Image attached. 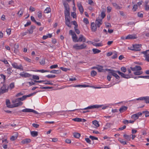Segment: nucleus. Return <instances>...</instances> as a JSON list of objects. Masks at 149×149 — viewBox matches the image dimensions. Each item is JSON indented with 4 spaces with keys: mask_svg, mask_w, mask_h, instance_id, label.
Wrapping results in <instances>:
<instances>
[{
    "mask_svg": "<svg viewBox=\"0 0 149 149\" xmlns=\"http://www.w3.org/2000/svg\"><path fill=\"white\" fill-rule=\"evenodd\" d=\"M37 92H36L27 95H24L21 97L17 98L16 100H17V101H19L17 103L18 104V107L19 106H21L23 104V103L21 102V101H22L25 100L27 97H30L31 96L36 94Z\"/></svg>",
    "mask_w": 149,
    "mask_h": 149,
    "instance_id": "1",
    "label": "nucleus"
},
{
    "mask_svg": "<svg viewBox=\"0 0 149 149\" xmlns=\"http://www.w3.org/2000/svg\"><path fill=\"white\" fill-rule=\"evenodd\" d=\"M98 105H97V104H95L86 107L85 108L83 109H79L81 110H85L87 109H98V107H99ZM79 109H76L72 110H69L68 111H74L76 110H78Z\"/></svg>",
    "mask_w": 149,
    "mask_h": 149,
    "instance_id": "2",
    "label": "nucleus"
},
{
    "mask_svg": "<svg viewBox=\"0 0 149 149\" xmlns=\"http://www.w3.org/2000/svg\"><path fill=\"white\" fill-rule=\"evenodd\" d=\"M86 47V45L85 43H83L81 45H79L78 44H76L74 45L73 46V48L76 50H80L85 48Z\"/></svg>",
    "mask_w": 149,
    "mask_h": 149,
    "instance_id": "3",
    "label": "nucleus"
},
{
    "mask_svg": "<svg viewBox=\"0 0 149 149\" xmlns=\"http://www.w3.org/2000/svg\"><path fill=\"white\" fill-rule=\"evenodd\" d=\"M136 100L144 101L146 103L149 104V96L140 97L132 100L134 102H136Z\"/></svg>",
    "mask_w": 149,
    "mask_h": 149,
    "instance_id": "4",
    "label": "nucleus"
},
{
    "mask_svg": "<svg viewBox=\"0 0 149 149\" xmlns=\"http://www.w3.org/2000/svg\"><path fill=\"white\" fill-rule=\"evenodd\" d=\"M63 5L65 9L64 11L65 17H70V8L68 4L67 3H64Z\"/></svg>",
    "mask_w": 149,
    "mask_h": 149,
    "instance_id": "5",
    "label": "nucleus"
},
{
    "mask_svg": "<svg viewBox=\"0 0 149 149\" xmlns=\"http://www.w3.org/2000/svg\"><path fill=\"white\" fill-rule=\"evenodd\" d=\"M8 86L4 84L0 88V94H2L8 92Z\"/></svg>",
    "mask_w": 149,
    "mask_h": 149,
    "instance_id": "6",
    "label": "nucleus"
},
{
    "mask_svg": "<svg viewBox=\"0 0 149 149\" xmlns=\"http://www.w3.org/2000/svg\"><path fill=\"white\" fill-rule=\"evenodd\" d=\"M13 67L15 69L19 70L20 71L23 70V68L21 64L18 65V64L15 62H13L11 63Z\"/></svg>",
    "mask_w": 149,
    "mask_h": 149,
    "instance_id": "7",
    "label": "nucleus"
},
{
    "mask_svg": "<svg viewBox=\"0 0 149 149\" xmlns=\"http://www.w3.org/2000/svg\"><path fill=\"white\" fill-rule=\"evenodd\" d=\"M117 72L120 75L121 77L125 79H129L131 77H133L132 74H125L123 73L120 72L119 71H117Z\"/></svg>",
    "mask_w": 149,
    "mask_h": 149,
    "instance_id": "8",
    "label": "nucleus"
},
{
    "mask_svg": "<svg viewBox=\"0 0 149 149\" xmlns=\"http://www.w3.org/2000/svg\"><path fill=\"white\" fill-rule=\"evenodd\" d=\"M70 34L71 35L72 39L74 42H77L78 40L77 37L75 33L72 30H70L69 31Z\"/></svg>",
    "mask_w": 149,
    "mask_h": 149,
    "instance_id": "9",
    "label": "nucleus"
},
{
    "mask_svg": "<svg viewBox=\"0 0 149 149\" xmlns=\"http://www.w3.org/2000/svg\"><path fill=\"white\" fill-rule=\"evenodd\" d=\"M141 53L143 54V56L145 58V60L149 62V50H148L143 52Z\"/></svg>",
    "mask_w": 149,
    "mask_h": 149,
    "instance_id": "10",
    "label": "nucleus"
},
{
    "mask_svg": "<svg viewBox=\"0 0 149 149\" xmlns=\"http://www.w3.org/2000/svg\"><path fill=\"white\" fill-rule=\"evenodd\" d=\"M22 111L23 112H33L36 114H38V113L37 111L30 109L26 108L22 110Z\"/></svg>",
    "mask_w": 149,
    "mask_h": 149,
    "instance_id": "11",
    "label": "nucleus"
},
{
    "mask_svg": "<svg viewBox=\"0 0 149 149\" xmlns=\"http://www.w3.org/2000/svg\"><path fill=\"white\" fill-rule=\"evenodd\" d=\"M6 104L8 107L10 108L17 107H18V104H10V102L9 100H6Z\"/></svg>",
    "mask_w": 149,
    "mask_h": 149,
    "instance_id": "12",
    "label": "nucleus"
},
{
    "mask_svg": "<svg viewBox=\"0 0 149 149\" xmlns=\"http://www.w3.org/2000/svg\"><path fill=\"white\" fill-rule=\"evenodd\" d=\"M142 115V113L140 112H139L136 113L132 115L131 116V118L135 120L137 119L139 117Z\"/></svg>",
    "mask_w": 149,
    "mask_h": 149,
    "instance_id": "13",
    "label": "nucleus"
},
{
    "mask_svg": "<svg viewBox=\"0 0 149 149\" xmlns=\"http://www.w3.org/2000/svg\"><path fill=\"white\" fill-rule=\"evenodd\" d=\"M97 105L99 106L98 108L102 107V109L103 110H104L107 109L109 106H111V104H97Z\"/></svg>",
    "mask_w": 149,
    "mask_h": 149,
    "instance_id": "14",
    "label": "nucleus"
},
{
    "mask_svg": "<svg viewBox=\"0 0 149 149\" xmlns=\"http://www.w3.org/2000/svg\"><path fill=\"white\" fill-rule=\"evenodd\" d=\"M141 47V45L139 44H136L133 45V47L131 49L134 51H139L140 49V47Z\"/></svg>",
    "mask_w": 149,
    "mask_h": 149,
    "instance_id": "15",
    "label": "nucleus"
},
{
    "mask_svg": "<svg viewBox=\"0 0 149 149\" xmlns=\"http://www.w3.org/2000/svg\"><path fill=\"white\" fill-rule=\"evenodd\" d=\"M102 19H100L99 18L96 19L95 21V24L98 27H99L102 23Z\"/></svg>",
    "mask_w": 149,
    "mask_h": 149,
    "instance_id": "16",
    "label": "nucleus"
},
{
    "mask_svg": "<svg viewBox=\"0 0 149 149\" xmlns=\"http://www.w3.org/2000/svg\"><path fill=\"white\" fill-rule=\"evenodd\" d=\"M130 68L134 72L137 70H141V66L139 65H136L134 67H130Z\"/></svg>",
    "mask_w": 149,
    "mask_h": 149,
    "instance_id": "17",
    "label": "nucleus"
},
{
    "mask_svg": "<svg viewBox=\"0 0 149 149\" xmlns=\"http://www.w3.org/2000/svg\"><path fill=\"white\" fill-rule=\"evenodd\" d=\"M19 75L22 77L25 78L29 77L31 76V75L27 72H23L19 74Z\"/></svg>",
    "mask_w": 149,
    "mask_h": 149,
    "instance_id": "18",
    "label": "nucleus"
},
{
    "mask_svg": "<svg viewBox=\"0 0 149 149\" xmlns=\"http://www.w3.org/2000/svg\"><path fill=\"white\" fill-rule=\"evenodd\" d=\"M86 38L82 35H80L77 42L83 41L85 42L86 41Z\"/></svg>",
    "mask_w": 149,
    "mask_h": 149,
    "instance_id": "19",
    "label": "nucleus"
},
{
    "mask_svg": "<svg viewBox=\"0 0 149 149\" xmlns=\"http://www.w3.org/2000/svg\"><path fill=\"white\" fill-rule=\"evenodd\" d=\"M91 29L92 31H95L97 30L96 24L94 22H92L91 24Z\"/></svg>",
    "mask_w": 149,
    "mask_h": 149,
    "instance_id": "20",
    "label": "nucleus"
},
{
    "mask_svg": "<svg viewBox=\"0 0 149 149\" xmlns=\"http://www.w3.org/2000/svg\"><path fill=\"white\" fill-rule=\"evenodd\" d=\"M117 72L114 70H111L110 73L113 76H114L116 79H119L120 78L119 76L116 73Z\"/></svg>",
    "mask_w": 149,
    "mask_h": 149,
    "instance_id": "21",
    "label": "nucleus"
},
{
    "mask_svg": "<svg viewBox=\"0 0 149 149\" xmlns=\"http://www.w3.org/2000/svg\"><path fill=\"white\" fill-rule=\"evenodd\" d=\"M136 36L135 34L129 35L126 37L127 39H134L136 38Z\"/></svg>",
    "mask_w": 149,
    "mask_h": 149,
    "instance_id": "22",
    "label": "nucleus"
},
{
    "mask_svg": "<svg viewBox=\"0 0 149 149\" xmlns=\"http://www.w3.org/2000/svg\"><path fill=\"white\" fill-rule=\"evenodd\" d=\"M31 141V140L29 139H26L22 141L21 143L22 144H24L29 143Z\"/></svg>",
    "mask_w": 149,
    "mask_h": 149,
    "instance_id": "23",
    "label": "nucleus"
},
{
    "mask_svg": "<svg viewBox=\"0 0 149 149\" xmlns=\"http://www.w3.org/2000/svg\"><path fill=\"white\" fill-rule=\"evenodd\" d=\"M127 107L125 106L122 107L119 109V111L120 113H122L125 111L127 109Z\"/></svg>",
    "mask_w": 149,
    "mask_h": 149,
    "instance_id": "24",
    "label": "nucleus"
},
{
    "mask_svg": "<svg viewBox=\"0 0 149 149\" xmlns=\"http://www.w3.org/2000/svg\"><path fill=\"white\" fill-rule=\"evenodd\" d=\"M112 4L113 7L116 9L117 10H119L121 9L122 7L120 6L117 4L116 3H113Z\"/></svg>",
    "mask_w": 149,
    "mask_h": 149,
    "instance_id": "25",
    "label": "nucleus"
},
{
    "mask_svg": "<svg viewBox=\"0 0 149 149\" xmlns=\"http://www.w3.org/2000/svg\"><path fill=\"white\" fill-rule=\"evenodd\" d=\"M143 72L141 70H138L137 71H136L134 72V74L135 75H139L141 74H143Z\"/></svg>",
    "mask_w": 149,
    "mask_h": 149,
    "instance_id": "26",
    "label": "nucleus"
},
{
    "mask_svg": "<svg viewBox=\"0 0 149 149\" xmlns=\"http://www.w3.org/2000/svg\"><path fill=\"white\" fill-rule=\"evenodd\" d=\"M35 27L34 26L32 25L31 26L30 28L28 30L29 33L30 34H31L33 33V30L35 29Z\"/></svg>",
    "mask_w": 149,
    "mask_h": 149,
    "instance_id": "27",
    "label": "nucleus"
},
{
    "mask_svg": "<svg viewBox=\"0 0 149 149\" xmlns=\"http://www.w3.org/2000/svg\"><path fill=\"white\" fill-rule=\"evenodd\" d=\"M31 134L33 137H36L38 135V132L36 131H33L31 132Z\"/></svg>",
    "mask_w": 149,
    "mask_h": 149,
    "instance_id": "28",
    "label": "nucleus"
},
{
    "mask_svg": "<svg viewBox=\"0 0 149 149\" xmlns=\"http://www.w3.org/2000/svg\"><path fill=\"white\" fill-rule=\"evenodd\" d=\"M92 44L93 45L96 46V47H100L103 45L102 44V42L98 43H96L95 42H93Z\"/></svg>",
    "mask_w": 149,
    "mask_h": 149,
    "instance_id": "29",
    "label": "nucleus"
},
{
    "mask_svg": "<svg viewBox=\"0 0 149 149\" xmlns=\"http://www.w3.org/2000/svg\"><path fill=\"white\" fill-rule=\"evenodd\" d=\"M93 124L95 126L96 128H97L100 126L97 120H94L93 121Z\"/></svg>",
    "mask_w": 149,
    "mask_h": 149,
    "instance_id": "30",
    "label": "nucleus"
},
{
    "mask_svg": "<svg viewBox=\"0 0 149 149\" xmlns=\"http://www.w3.org/2000/svg\"><path fill=\"white\" fill-rule=\"evenodd\" d=\"M131 135H129L126 134H125L123 135L124 137L127 141H130L131 139Z\"/></svg>",
    "mask_w": 149,
    "mask_h": 149,
    "instance_id": "31",
    "label": "nucleus"
},
{
    "mask_svg": "<svg viewBox=\"0 0 149 149\" xmlns=\"http://www.w3.org/2000/svg\"><path fill=\"white\" fill-rule=\"evenodd\" d=\"M103 66H97V70L99 72H103L104 71V70L103 69Z\"/></svg>",
    "mask_w": 149,
    "mask_h": 149,
    "instance_id": "32",
    "label": "nucleus"
},
{
    "mask_svg": "<svg viewBox=\"0 0 149 149\" xmlns=\"http://www.w3.org/2000/svg\"><path fill=\"white\" fill-rule=\"evenodd\" d=\"M92 51L93 54H95L99 53L101 52V50L97 49H93Z\"/></svg>",
    "mask_w": 149,
    "mask_h": 149,
    "instance_id": "33",
    "label": "nucleus"
},
{
    "mask_svg": "<svg viewBox=\"0 0 149 149\" xmlns=\"http://www.w3.org/2000/svg\"><path fill=\"white\" fill-rule=\"evenodd\" d=\"M105 9H104V10L102 11L101 14V17H102L101 19H102L105 17Z\"/></svg>",
    "mask_w": 149,
    "mask_h": 149,
    "instance_id": "34",
    "label": "nucleus"
},
{
    "mask_svg": "<svg viewBox=\"0 0 149 149\" xmlns=\"http://www.w3.org/2000/svg\"><path fill=\"white\" fill-rule=\"evenodd\" d=\"M72 120L77 122H80L82 121V119L81 118H73Z\"/></svg>",
    "mask_w": 149,
    "mask_h": 149,
    "instance_id": "35",
    "label": "nucleus"
},
{
    "mask_svg": "<svg viewBox=\"0 0 149 149\" xmlns=\"http://www.w3.org/2000/svg\"><path fill=\"white\" fill-rule=\"evenodd\" d=\"M15 87V83L14 82L11 83L9 85L8 88L10 90L13 88Z\"/></svg>",
    "mask_w": 149,
    "mask_h": 149,
    "instance_id": "36",
    "label": "nucleus"
},
{
    "mask_svg": "<svg viewBox=\"0 0 149 149\" xmlns=\"http://www.w3.org/2000/svg\"><path fill=\"white\" fill-rule=\"evenodd\" d=\"M18 137V134L16 133L15 136H13L10 138V140L11 141H14Z\"/></svg>",
    "mask_w": 149,
    "mask_h": 149,
    "instance_id": "37",
    "label": "nucleus"
},
{
    "mask_svg": "<svg viewBox=\"0 0 149 149\" xmlns=\"http://www.w3.org/2000/svg\"><path fill=\"white\" fill-rule=\"evenodd\" d=\"M51 9L49 7H47L44 10V13H48L51 12Z\"/></svg>",
    "mask_w": 149,
    "mask_h": 149,
    "instance_id": "38",
    "label": "nucleus"
},
{
    "mask_svg": "<svg viewBox=\"0 0 149 149\" xmlns=\"http://www.w3.org/2000/svg\"><path fill=\"white\" fill-rule=\"evenodd\" d=\"M73 136L76 138H79L80 137V134L78 133H74Z\"/></svg>",
    "mask_w": 149,
    "mask_h": 149,
    "instance_id": "39",
    "label": "nucleus"
},
{
    "mask_svg": "<svg viewBox=\"0 0 149 149\" xmlns=\"http://www.w3.org/2000/svg\"><path fill=\"white\" fill-rule=\"evenodd\" d=\"M23 58L25 61L28 63H30L31 62V60L26 57H24Z\"/></svg>",
    "mask_w": 149,
    "mask_h": 149,
    "instance_id": "40",
    "label": "nucleus"
},
{
    "mask_svg": "<svg viewBox=\"0 0 149 149\" xmlns=\"http://www.w3.org/2000/svg\"><path fill=\"white\" fill-rule=\"evenodd\" d=\"M11 68H9L6 70L7 73L9 75H10L12 73L11 72Z\"/></svg>",
    "mask_w": 149,
    "mask_h": 149,
    "instance_id": "41",
    "label": "nucleus"
},
{
    "mask_svg": "<svg viewBox=\"0 0 149 149\" xmlns=\"http://www.w3.org/2000/svg\"><path fill=\"white\" fill-rule=\"evenodd\" d=\"M143 113H145L146 117L149 116V111H143L142 112Z\"/></svg>",
    "mask_w": 149,
    "mask_h": 149,
    "instance_id": "42",
    "label": "nucleus"
},
{
    "mask_svg": "<svg viewBox=\"0 0 149 149\" xmlns=\"http://www.w3.org/2000/svg\"><path fill=\"white\" fill-rule=\"evenodd\" d=\"M118 141L120 142L121 143L125 145L126 144V142L124 141L123 140L120 138H119L118 139Z\"/></svg>",
    "mask_w": 149,
    "mask_h": 149,
    "instance_id": "43",
    "label": "nucleus"
},
{
    "mask_svg": "<svg viewBox=\"0 0 149 149\" xmlns=\"http://www.w3.org/2000/svg\"><path fill=\"white\" fill-rule=\"evenodd\" d=\"M74 87H86V86L85 85H74L73 86Z\"/></svg>",
    "mask_w": 149,
    "mask_h": 149,
    "instance_id": "44",
    "label": "nucleus"
},
{
    "mask_svg": "<svg viewBox=\"0 0 149 149\" xmlns=\"http://www.w3.org/2000/svg\"><path fill=\"white\" fill-rule=\"evenodd\" d=\"M96 74L97 72L94 70L92 71L91 73V75L92 77L95 76L96 75Z\"/></svg>",
    "mask_w": 149,
    "mask_h": 149,
    "instance_id": "45",
    "label": "nucleus"
},
{
    "mask_svg": "<svg viewBox=\"0 0 149 149\" xmlns=\"http://www.w3.org/2000/svg\"><path fill=\"white\" fill-rule=\"evenodd\" d=\"M46 77L48 78H51L55 77H56V76L53 74H48L46 75Z\"/></svg>",
    "mask_w": 149,
    "mask_h": 149,
    "instance_id": "46",
    "label": "nucleus"
},
{
    "mask_svg": "<svg viewBox=\"0 0 149 149\" xmlns=\"http://www.w3.org/2000/svg\"><path fill=\"white\" fill-rule=\"evenodd\" d=\"M71 15L73 18H75L77 17V15L75 12H72Z\"/></svg>",
    "mask_w": 149,
    "mask_h": 149,
    "instance_id": "47",
    "label": "nucleus"
},
{
    "mask_svg": "<svg viewBox=\"0 0 149 149\" xmlns=\"http://www.w3.org/2000/svg\"><path fill=\"white\" fill-rule=\"evenodd\" d=\"M78 9L81 14H82L83 13L84 10L83 6L79 8Z\"/></svg>",
    "mask_w": 149,
    "mask_h": 149,
    "instance_id": "48",
    "label": "nucleus"
},
{
    "mask_svg": "<svg viewBox=\"0 0 149 149\" xmlns=\"http://www.w3.org/2000/svg\"><path fill=\"white\" fill-rule=\"evenodd\" d=\"M112 125V124L111 123H107L105 125L106 129H107L109 128L110 127H111Z\"/></svg>",
    "mask_w": 149,
    "mask_h": 149,
    "instance_id": "49",
    "label": "nucleus"
},
{
    "mask_svg": "<svg viewBox=\"0 0 149 149\" xmlns=\"http://www.w3.org/2000/svg\"><path fill=\"white\" fill-rule=\"evenodd\" d=\"M58 65L57 64L51 66L50 67V68L51 69L56 68L58 67Z\"/></svg>",
    "mask_w": 149,
    "mask_h": 149,
    "instance_id": "50",
    "label": "nucleus"
},
{
    "mask_svg": "<svg viewBox=\"0 0 149 149\" xmlns=\"http://www.w3.org/2000/svg\"><path fill=\"white\" fill-rule=\"evenodd\" d=\"M83 21L86 24H88L89 23V22L88 19L86 18H84L83 19Z\"/></svg>",
    "mask_w": 149,
    "mask_h": 149,
    "instance_id": "51",
    "label": "nucleus"
},
{
    "mask_svg": "<svg viewBox=\"0 0 149 149\" xmlns=\"http://www.w3.org/2000/svg\"><path fill=\"white\" fill-rule=\"evenodd\" d=\"M117 54L116 52H115L113 53V55L112 58L113 59H115L117 58Z\"/></svg>",
    "mask_w": 149,
    "mask_h": 149,
    "instance_id": "52",
    "label": "nucleus"
},
{
    "mask_svg": "<svg viewBox=\"0 0 149 149\" xmlns=\"http://www.w3.org/2000/svg\"><path fill=\"white\" fill-rule=\"evenodd\" d=\"M32 78L38 80L39 79V76L37 75H33L32 76Z\"/></svg>",
    "mask_w": 149,
    "mask_h": 149,
    "instance_id": "53",
    "label": "nucleus"
},
{
    "mask_svg": "<svg viewBox=\"0 0 149 149\" xmlns=\"http://www.w3.org/2000/svg\"><path fill=\"white\" fill-rule=\"evenodd\" d=\"M40 88L42 89H50L52 88V87H49V86H45L43 87L41 86L40 87Z\"/></svg>",
    "mask_w": 149,
    "mask_h": 149,
    "instance_id": "54",
    "label": "nucleus"
},
{
    "mask_svg": "<svg viewBox=\"0 0 149 149\" xmlns=\"http://www.w3.org/2000/svg\"><path fill=\"white\" fill-rule=\"evenodd\" d=\"M89 138H90L92 140H98V138L97 137H95L92 136H89Z\"/></svg>",
    "mask_w": 149,
    "mask_h": 149,
    "instance_id": "55",
    "label": "nucleus"
},
{
    "mask_svg": "<svg viewBox=\"0 0 149 149\" xmlns=\"http://www.w3.org/2000/svg\"><path fill=\"white\" fill-rule=\"evenodd\" d=\"M40 63L41 65H44L45 63V59H42Z\"/></svg>",
    "mask_w": 149,
    "mask_h": 149,
    "instance_id": "56",
    "label": "nucleus"
},
{
    "mask_svg": "<svg viewBox=\"0 0 149 149\" xmlns=\"http://www.w3.org/2000/svg\"><path fill=\"white\" fill-rule=\"evenodd\" d=\"M112 9V8L110 6H108L107 7V13H109L111 12Z\"/></svg>",
    "mask_w": 149,
    "mask_h": 149,
    "instance_id": "57",
    "label": "nucleus"
},
{
    "mask_svg": "<svg viewBox=\"0 0 149 149\" xmlns=\"http://www.w3.org/2000/svg\"><path fill=\"white\" fill-rule=\"evenodd\" d=\"M121 70L123 72H125L127 71L126 68L125 67H122L121 68Z\"/></svg>",
    "mask_w": 149,
    "mask_h": 149,
    "instance_id": "58",
    "label": "nucleus"
},
{
    "mask_svg": "<svg viewBox=\"0 0 149 149\" xmlns=\"http://www.w3.org/2000/svg\"><path fill=\"white\" fill-rule=\"evenodd\" d=\"M44 82H45L44 83L45 84L52 85L53 84L51 83V82L47 81V80L44 81Z\"/></svg>",
    "mask_w": 149,
    "mask_h": 149,
    "instance_id": "59",
    "label": "nucleus"
},
{
    "mask_svg": "<svg viewBox=\"0 0 149 149\" xmlns=\"http://www.w3.org/2000/svg\"><path fill=\"white\" fill-rule=\"evenodd\" d=\"M6 31L7 34L10 35L11 33V29H8L6 30Z\"/></svg>",
    "mask_w": 149,
    "mask_h": 149,
    "instance_id": "60",
    "label": "nucleus"
},
{
    "mask_svg": "<svg viewBox=\"0 0 149 149\" xmlns=\"http://www.w3.org/2000/svg\"><path fill=\"white\" fill-rule=\"evenodd\" d=\"M49 72V71L44 70V69L40 70V72L42 73H45V72Z\"/></svg>",
    "mask_w": 149,
    "mask_h": 149,
    "instance_id": "61",
    "label": "nucleus"
},
{
    "mask_svg": "<svg viewBox=\"0 0 149 149\" xmlns=\"http://www.w3.org/2000/svg\"><path fill=\"white\" fill-rule=\"evenodd\" d=\"M17 98L14 99L12 100V102L13 103V104H16L17 103H18L19 102L18 101H17L16 100Z\"/></svg>",
    "mask_w": 149,
    "mask_h": 149,
    "instance_id": "62",
    "label": "nucleus"
},
{
    "mask_svg": "<svg viewBox=\"0 0 149 149\" xmlns=\"http://www.w3.org/2000/svg\"><path fill=\"white\" fill-rule=\"evenodd\" d=\"M38 15L39 18H41L42 17V13L40 12H38Z\"/></svg>",
    "mask_w": 149,
    "mask_h": 149,
    "instance_id": "63",
    "label": "nucleus"
},
{
    "mask_svg": "<svg viewBox=\"0 0 149 149\" xmlns=\"http://www.w3.org/2000/svg\"><path fill=\"white\" fill-rule=\"evenodd\" d=\"M88 3L91 5H94V3L92 0H88Z\"/></svg>",
    "mask_w": 149,
    "mask_h": 149,
    "instance_id": "64",
    "label": "nucleus"
}]
</instances>
